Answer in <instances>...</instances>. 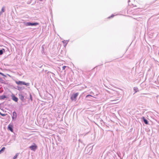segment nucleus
<instances>
[{"label": "nucleus", "instance_id": "nucleus-1", "mask_svg": "<svg viewBox=\"0 0 159 159\" xmlns=\"http://www.w3.org/2000/svg\"><path fill=\"white\" fill-rule=\"evenodd\" d=\"M24 25L26 26H36L39 25L38 23H31L30 22H23Z\"/></svg>", "mask_w": 159, "mask_h": 159}, {"label": "nucleus", "instance_id": "nucleus-2", "mask_svg": "<svg viewBox=\"0 0 159 159\" xmlns=\"http://www.w3.org/2000/svg\"><path fill=\"white\" fill-rule=\"evenodd\" d=\"M16 83L17 84L20 85H24L26 86H29L30 84L28 83H26L25 82L20 81H16Z\"/></svg>", "mask_w": 159, "mask_h": 159}, {"label": "nucleus", "instance_id": "nucleus-3", "mask_svg": "<svg viewBox=\"0 0 159 159\" xmlns=\"http://www.w3.org/2000/svg\"><path fill=\"white\" fill-rule=\"evenodd\" d=\"M79 95V93H77L72 94L71 97V99L73 101H75L76 100V98Z\"/></svg>", "mask_w": 159, "mask_h": 159}, {"label": "nucleus", "instance_id": "nucleus-4", "mask_svg": "<svg viewBox=\"0 0 159 159\" xmlns=\"http://www.w3.org/2000/svg\"><path fill=\"white\" fill-rule=\"evenodd\" d=\"M37 148V146L36 144H34V145H32L29 147V148L30 149L34 151H35V150Z\"/></svg>", "mask_w": 159, "mask_h": 159}, {"label": "nucleus", "instance_id": "nucleus-5", "mask_svg": "<svg viewBox=\"0 0 159 159\" xmlns=\"http://www.w3.org/2000/svg\"><path fill=\"white\" fill-rule=\"evenodd\" d=\"M17 116V114L16 112L14 111L13 112V116L12 117V119H16Z\"/></svg>", "mask_w": 159, "mask_h": 159}, {"label": "nucleus", "instance_id": "nucleus-6", "mask_svg": "<svg viewBox=\"0 0 159 159\" xmlns=\"http://www.w3.org/2000/svg\"><path fill=\"white\" fill-rule=\"evenodd\" d=\"M142 119L143 120L144 122L146 124H148V121L145 119V117H142Z\"/></svg>", "mask_w": 159, "mask_h": 159}, {"label": "nucleus", "instance_id": "nucleus-7", "mask_svg": "<svg viewBox=\"0 0 159 159\" xmlns=\"http://www.w3.org/2000/svg\"><path fill=\"white\" fill-rule=\"evenodd\" d=\"M111 101L113 102L112 103L113 104H116L117 102H119V101L118 99L116 100H111Z\"/></svg>", "mask_w": 159, "mask_h": 159}, {"label": "nucleus", "instance_id": "nucleus-8", "mask_svg": "<svg viewBox=\"0 0 159 159\" xmlns=\"http://www.w3.org/2000/svg\"><path fill=\"white\" fill-rule=\"evenodd\" d=\"M12 99L16 102H17V101L18 100V98L15 97V96H14L12 97Z\"/></svg>", "mask_w": 159, "mask_h": 159}, {"label": "nucleus", "instance_id": "nucleus-9", "mask_svg": "<svg viewBox=\"0 0 159 159\" xmlns=\"http://www.w3.org/2000/svg\"><path fill=\"white\" fill-rule=\"evenodd\" d=\"M20 98L23 101L24 100V96L22 95H20Z\"/></svg>", "mask_w": 159, "mask_h": 159}, {"label": "nucleus", "instance_id": "nucleus-10", "mask_svg": "<svg viewBox=\"0 0 159 159\" xmlns=\"http://www.w3.org/2000/svg\"><path fill=\"white\" fill-rule=\"evenodd\" d=\"M8 129L10 130L11 131H13V129L11 126H10V125H9L8 126Z\"/></svg>", "mask_w": 159, "mask_h": 159}, {"label": "nucleus", "instance_id": "nucleus-11", "mask_svg": "<svg viewBox=\"0 0 159 159\" xmlns=\"http://www.w3.org/2000/svg\"><path fill=\"white\" fill-rule=\"evenodd\" d=\"M6 98V96L5 95H2L0 97V99H3Z\"/></svg>", "mask_w": 159, "mask_h": 159}, {"label": "nucleus", "instance_id": "nucleus-12", "mask_svg": "<svg viewBox=\"0 0 159 159\" xmlns=\"http://www.w3.org/2000/svg\"><path fill=\"white\" fill-rule=\"evenodd\" d=\"M5 6H3L2 7V8L1 9V11L2 12H4L5 11Z\"/></svg>", "mask_w": 159, "mask_h": 159}, {"label": "nucleus", "instance_id": "nucleus-13", "mask_svg": "<svg viewBox=\"0 0 159 159\" xmlns=\"http://www.w3.org/2000/svg\"><path fill=\"white\" fill-rule=\"evenodd\" d=\"M19 154V153H16L15 155V156L13 157V159H16L17 158V157L18 156Z\"/></svg>", "mask_w": 159, "mask_h": 159}, {"label": "nucleus", "instance_id": "nucleus-14", "mask_svg": "<svg viewBox=\"0 0 159 159\" xmlns=\"http://www.w3.org/2000/svg\"><path fill=\"white\" fill-rule=\"evenodd\" d=\"M5 147H3L0 150V154L5 149Z\"/></svg>", "mask_w": 159, "mask_h": 159}, {"label": "nucleus", "instance_id": "nucleus-15", "mask_svg": "<svg viewBox=\"0 0 159 159\" xmlns=\"http://www.w3.org/2000/svg\"><path fill=\"white\" fill-rule=\"evenodd\" d=\"M134 89L135 91V93L138 91V89L137 88L134 87Z\"/></svg>", "mask_w": 159, "mask_h": 159}, {"label": "nucleus", "instance_id": "nucleus-16", "mask_svg": "<svg viewBox=\"0 0 159 159\" xmlns=\"http://www.w3.org/2000/svg\"><path fill=\"white\" fill-rule=\"evenodd\" d=\"M3 50L4 51V49H2L0 50V55H2L3 53Z\"/></svg>", "mask_w": 159, "mask_h": 159}, {"label": "nucleus", "instance_id": "nucleus-17", "mask_svg": "<svg viewBox=\"0 0 159 159\" xmlns=\"http://www.w3.org/2000/svg\"><path fill=\"white\" fill-rule=\"evenodd\" d=\"M0 114L2 116H5L7 115V114H4L0 112Z\"/></svg>", "mask_w": 159, "mask_h": 159}, {"label": "nucleus", "instance_id": "nucleus-18", "mask_svg": "<svg viewBox=\"0 0 159 159\" xmlns=\"http://www.w3.org/2000/svg\"><path fill=\"white\" fill-rule=\"evenodd\" d=\"M92 97V96L91 95H87L86 97V98H88L89 97Z\"/></svg>", "mask_w": 159, "mask_h": 159}, {"label": "nucleus", "instance_id": "nucleus-19", "mask_svg": "<svg viewBox=\"0 0 159 159\" xmlns=\"http://www.w3.org/2000/svg\"><path fill=\"white\" fill-rule=\"evenodd\" d=\"M63 42L64 43H65L66 44H66H67V43H68V41H66V42L63 41Z\"/></svg>", "mask_w": 159, "mask_h": 159}, {"label": "nucleus", "instance_id": "nucleus-20", "mask_svg": "<svg viewBox=\"0 0 159 159\" xmlns=\"http://www.w3.org/2000/svg\"><path fill=\"white\" fill-rule=\"evenodd\" d=\"M66 66H63V67H62V70H64L66 68Z\"/></svg>", "mask_w": 159, "mask_h": 159}, {"label": "nucleus", "instance_id": "nucleus-21", "mask_svg": "<svg viewBox=\"0 0 159 159\" xmlns=\"http://www.w3.org/2000/svg\"><path fill=\"white\" fill-rule=\"evenodd\" d=\"M30 99H31V101H32V100H33L32 99V97L30 94Z\"/></svg>", "mask_w": 159, "mask_h": 159}, {"label": "nucleus", "instance_id": "nucleus-22", "mask_svg": "<svg viewBox=\"0 0 159 159\" xmlns=\"http://www.w3.org/2000/svg\"><path fill=\"white\" fill-rule=\"evenodd\" d=\"M42 49L43 50H44V47H43V46H42Z\"/></svg>", "mask_w": 159, "mask_h": 159}, {"label": "nucleus", "instance_id": "nucleus-23", "mask_svg": "<svg viewBox=\"0 0 159 159\" xmlns=\"http://www.w3.org/2000/svg\"><path fill=\"white\" fill-rule=\"evenodd\" d=\"M3 12H2V11H0V16H1V15L2 14V13Z\"/></svg>", "mask_w": 159, "mask_h": 159}, {"label": "nucleus", "instance_id": "nucleus-24", "mask_svg": "<svg viewBox=\"0 0 159 159\" xmlns=\"http://www.w3.org/2000/svg\"><path fill=\"white\" fill-rule=\"evenodd\" d=\"M3 12H2V11H0V16H1V15L2 14V13Z\"/></svg>", "mask_w": 159, "mask_h": 159}, {"label": "nucleus", "instance_id": "nucleus-25", "mask_svg": "<svg viewBox=\"0 0 159 159\" xmlns=\"http://www.w3.org/2000/svg\"><path fill=\"white\" fill-rule=\"evenodd\" d=\"M0 74L2 75H4V74L0 72Z\"/></svg>", "mask_w": 159, "mask_h": 159}, {"label": "nucleus", "instance_id": "nucleus-26", "mask_svg": "<svg viewBox=\"0 0 159 159\" xmlns=\"http://www.w3.org/2000/svg\"><path fill=\"white\" fill-rule=\"evenodd\" d=\"M114 16V15H112V16H111V17H113Z\"/></svg>", "mask_w": 159, "mask_h": 159}, {"label": "nucleus", "instance_id": "nucleus-27", "mask_svg": "<svg viewBox=\"0 0 159 159\" xmlns=\"http://www.w3.org/2000/svg\"><path fill=\"white\" fill-rule=\"evenodd\" d=\"M1 78L0 77V80H1Z\"/></svg>", "mask_w": 159, "mask_h": 159}, {"label": "nucleus", "instance_id": "nucleus-28", "mask_svg": "<svg viewBox=\"0 0 159 159\" xmlns=\"http://www.w3.org/2000/svg\"><path fill=\"white\" fill-rule=\"evenodd\" d=\"M111 18V17H108V18Z\"/></svg>", "mask_w": 159, "mask_h": 159}]
</instances>
